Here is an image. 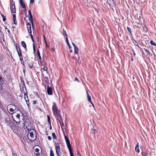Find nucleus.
Wrapping results in <instances>:
<instances>
[{
  "label": "nucleus",
  "instance_id": "nucleus-30",
  "mask_svg": "<svg viewBox=\"0 0 156 156\" xmlns=\"http://www.w3.org/2000/svg\"><path fill=\"white\" fill-rule=\"evenodd\" d=\"M47 119H48V122L50 124V123H51L50 118L48 115H47Z\"/></svg>",
  "mask_w": 156,
  "mask_h": 156
},
{
  "label": "nucleus",
  "instance_id": "nucleus-50",
  "mask_svg": "<svg viewBox=\"0 0 156 156\" xmlns=\"http://www.w3.org/2000/svg\"><path fill=\"white\" fill-rule=\"evenodd\" d=\"M34 2V0H30V3L33 4Z\"/></svg>",
  "mask_w": 156,
  "mask_h": 156
},
{
  "label": "nucleus",
  "instance_id": "nucleus-62",
  "mask_svg": "<svg viewBox=\"0 0 156 156\" xmlns=\"http://www.w3.org/2000/svg\"><path fill=\"white\" fill-rule=\"evenodd\" d=\"M69 51L70 52H72V50H70Z\"/></svg>",
  "mask_w": 156,
  "mask_h": 156
},
{
  "label": "nucleus",
  "instance_id": "nucleus-43",
  "mask_svg": "<svg viewBox=\"0 0 156 156\" xmlns=\"http://www.w3.org/2000/svg\"><path fill=\"white\" fill-rule=\"evenodd\" d=\"M89 23L90 25L91 26V25H92L93 23L91 21H89Z\"/></svg>",
  "mask_w": 156,
  "mask_h": 156
},
{
  "label": "nucleus",
  "instance_id": "nucleus-2",
  "mask_svg": "<svg viewBox=\"0 0 156 156\" xmlns=\"http://www.w3.org/2000/svg\"><path fill=\"white\" fill-rule=\"evenodd\" d=\"M24 20L26 23L28 32L30 34L32 32L31 30V26L30 23V21L29 18V16H26V17L24 18Z\"/></svg>",
  "mask_w": 156,
  "mask_h": 156
},
{
  "label": "nucleus",
  "instance_id": "nucleus-16",
  "mask_svg": "<svg viewBox=\"0 0 156 156\" xmlns=\"http://www.w3.org/2000/svg\"><path fill=\"white\" fill-rule=\"evenodd\" d=\"M16 48L18 54L21 53V50L19 47H18L16 45Z\"/></svg>",
  "mask_w": 156,
  "mask_h": 156
},
{
  "label": "nucleus",
  "instance_id": "nucleus-14",
  "mask_svg": "<svg viewBox=\"0 0 156 156\" xmlns=\"http://www.w3.org/2000/svg\"><path fill=\"white\" fill-rule=\"evenodd\" d=\"M13 3L12 4V10L11 11L13 13H15L16 12V9H15V3L14 2H13Z\"/></svg>",
  "mask_w": 156,
  "mask_h": 156
},
{
  "label": "nucleus",
  "instance_id": "nucleus-12",
  "mask_svg": "<svg viewBox=\"0 0 156 156\" xmlns=\"http://www.w3.org/2000/svg\"><path fill=\"white\" fill-rule=\"evenodd\" d=\"M8 126L12 129L13 132H16V128L14 126V124L13 123H11Z\"/></svg>",
  "mask_w": 156,
  "mask_h": 156
},
{
  "label": "nucleus",
  "instance_id": "nucleus-57",
  "mask_svg": "<svg viewBox=\"0 0 156 156\" xmlns=\"http://www.w3.org/2000/svg\"><path fill=\"white\" fill-rule=\"evenodd\" d=\"M2 20L3 21H5L6 20V19L5 18V17H4L3 18Z\"/></svg>",
  "mask_w": 156,
  "mask_h": 156
},
{
  "label": "nucleus",
  "instance_id": "nucleus-18",
  "mask_svg": "<svg viewBox=\"0 0 156 156\" xmlns=\"http://www.w3.org/2000/svg\"><path fill=\"white\" fill-rule=\"evenodd\" d=\"M135 151L138 153L140 152V150L139 148V144L137 143L135 148Z\"/></svg>",
  "mask_w": 156,
  "mask_h": 156
},
{
  "label": "nucleus",
  "instance_id": "nucleus-36",
  "mask_svg": "<svg viewBox=\"0 0 156 156\" xmlns=\"http://www.w3.org/2000/svg\"><path fill=\"white\" fill-rule=\"evenodd\" d=\"M9 111L10 112H12V113H14V112L15 111V110H14V109H13V108H10L9 109Z\"/></svg>",
  "mask_w": 156,
  "mask_h": 156
},
{
  "label": "nucleus",
  "instance_id": "nucleus-29",
  "mask_svg": "<svg viewBox=\"0 0 156 156\" xmlns=\"http://www.w3.org/2000/svg\"><path fill=\"white\" fill-rule=\"evenodd\" d=\"M151 44L153 46H155L156 45V43L154 42V41L152 40H151L150 41Z\"/></svg>",
  "mask_w": 156,
  "mask_h": 156
},
{
  "label": "nucleus",
  "instance_id": "nucleus-27",
  "mask_svg": "<svg viewBox=\"0 0 156 156\" xmlns=\"http://www.w3.org/2000/svg\"><path fill=\"white\" fill-rule=\"evenodd\" d=\"M3 83V82L2 80H0V90H1L2 89Z\"/></svg>",
  "mask_w": 156,
  "mask_h": 156
},
{
  "label": "nucleus",
  "instance_id": "nucleus-35",
  "mask_svg": "<svg viewBox=\"0 0 156 156\" xmlns=\"http://www.w3.org/2000/svg\"><path fill=\"white\" fill-rule=\"evenodd\" d=\"M50 156H54V154L53 152V151L52 150H51L50 151Z\"/></svg>",
  "mask_w": 156,
  "mask_h": 156
},
{
  "label": "nucleus",
  "instance_id": "nucleus-59",
  "mask_svg": "<svg viewBox=\"0 0 156 156\" xmlns=\"http://www.w3.org/2000/svg\"><path fill=\"white\" fill-rule=\"evenodd\" d=\"M7 31L8 32V33H9V34H10V31L9 30H7Z\"/></svg>",
  "mask_w": 156,
  "mask_h": 156
},
{
  "label": "nucleus",
  "instance_id": "nucleus-37",
  "mask_svg": "<svg viewBox=\"0 0 156 156\" xmlns=\"http://www.w3.org/2000/svg\"><path fill=\"white\" fill-rule=\"evenodd\" d=\"M43 37H44V42H45V45H46V47H48V45H47V42L45 40V36L44 35L43 36Z\"/></svg>",
  "mask_w": 156,
  "mask_h": 156
},
{
  "label": "nucleus",
  "instance_id": "nucleus-26",
  "mask_svg": "<svg viewBox=\"0 0 156 156\" xmlns=\"http://www.w3.org/2000/svg\"><path fill=\"white\" fill-rule=\"evenodd\" d=\"M37 55H38V57L39 58V59L40 60H41V55H40V53L39 51V50H37Z\"/></svg>",
  "mask_w": 156,
  "mask_h": 156
},
{
  "label": "nucleus",
  "instance_id": "nucleus-33",
  "mask_svg": "<svg viewBox=\"0 0 156 156\" xmlns=\"http://www.w3.org/2000/svg\"><path fill=\"white\" fill-rule=\"evenodd\" d=\"M63 34L64 36L67 37V35L66 33V31L64 29H63Z\"/></svg>",
  "mask_w": 156,
  "mask_h": 156
},
{
  "label": "nucleus",
  "instance_id": "nucleus-24",
  "mask_svg": "<svg viewBox=\"0 0 156 156\" xmlns=\"http://www.w3.org/2000/svg\"><path fill=\"white\" fill-rule=\"evenodd\" d=\"M74 49L75 53L76 54L78 55V48L76 46V47L74 48Z\"/></svg>",
  "mask_w": 156,
  "mask_h": 156
},
{
  "label": "nucleus",
  "instance_id": "nucleus-60",
  "mask_svg": "<svg viewBox=\"0 0 156 156\" xmlns=\"http://www.w3.org/2000/svg\"><path fill=\"white\" fill-rule=\"evenodd\" d=\"M61 124H62V126H61V127H62V126L64 125L63 123V122L62 121Z\"/></svg>",
  "mask_w": 156,
  "mask_h": 156
},
{
  "label": "nucleus",
  "instance_id": "nucleus-56",
  "mask_svg": "<svg viewBox=\"0 0 156 156\" xmlns=\"http://www.w3.org/2000/svg\"><path fill=\"white\" fill-rule=\"evenodd\" d=\"M28 13H29V15H30V14H31V13L30 10H30L28 11Z\"/></svg>",
  "mask_w": 156,
  "mask_h": 156
},
{
  "label": "nucleus",
  "instance_id": "nucleus-39",
  "mask_svg": "<svg viewBox=\"0 0 156 156\" xmlns=\"http://www.w3.org/2000/svg\"><path fill=\"white\" fill-rule=\"evenodd\" d=\"M33 48L34 52H35V51L36 49H35V44L34 43L33 44Z\"/></svg>",
  "mask_w": 156,
  "mask_h": 156
},
{
  "label": "nucleus",
  "instance_id": "nucleus-9",
  "mask_svg": "<svg viewBox=\"0 0 156 156\" xmlns=\"http://www.w3.org/2000/svg\"><path fill=\"white\" fill-rule=\"evenodd\" d=\"M5 122L8 125H9L11 123H12L10 120V117H8L6 118L5 120Z\"/></svg>",
  "mask_w": 156,
  "mask_h": 156
},
{
  "label": "nucleus",
  "instance_id": "nucleus-1",
  "mask_svg": "<svg viewBox=\"0 0 156 156\" xmlns=\"http://www.w3.org/2000/svg\"><path fill=\"white\" fill-rule=\"evenodd\" d=\"M27 124L28 125V127L26 126L25 128L26 130V131H27L29 133L27 134V138L30 140H34L36 138V135H34L33 132H35L33 129L31 128L30 126L31 124L30 123V124L27 123Z\"/></svg>",
  "mask_w": 156,
  "mask_h": 156
},
{
  "label": "nucleus",
  "instance_id": "nucleus-13",
  "mask_svg": "<svg viewBox=\"0 0 156 156\" xmlns=\"http://www.w3.org/2000/svg\"><path fill=\"white\" fill-rule=\"evenodd\" d=\"M23 93L24 94V99H25L26 101L27 102V105H29L28 104V103H27V101L29 102V100L28 99V96H27V92L26 91V93H25V92L24 91Z\"/></svg>",
  "mask_w": 156,
  "mask_h": 156
},
{
  "label": "nucleus",
  "instance_id": "nucleus-32",
  "mask_svg": "<svg viewBox=\"0 0 156 156\" xmlns=\"http://www.w3.org/2000/svg\"><path fill=\"white\" fill-rule=\"evenodd\" d=\"M41 68L44 71H46L47 70V68L46 67L43 66L42 67H41Z\"/></svg>",
  "mask_w": 156,
  "mask_h": 156
},
{
  "label": "nucleus",
  "instance_id": "nucleus-19",
  "mask_svg": "<svg viewBox=\"0 0 156 156\" xmlns=\"http://www.w3.org/2000/svg\"><path fill=\"white\" fill-rule=\"evenodd\" d=\"M144 50L147 53V55H149V56H152V54L149 51L145 48H144Z\"/></svg>",
  "mask_w": 156,
  "mask_h": 156
},
{
  "label": "nucleus",
  "instance_id": "nucleus-22",
  "mask_svg": "<svg viewBox=\"0 0 156 156\" xmlns=\"http://www.w3.org/2000/svg\"><path fill=\"white\" fill-rule=\"evenodd\" d=\"M69 149V151L70 154V156H73V153L72 150L71 148V147H69L68 148Z\"/></svg>",
  "mask_w": 156,
  "mask_h": 156
},
{
  "label": "nucleus",
  "instance_id": "nucleus-53",
  "mask_svg": "<svg viewBox=\"0 0 156 156\" xmlns=\"http://www.w3.org/2000/svg\"><path fill=\"white\" fill-rule=\"evenodd\" d=\"M20 58V61H22V60H23V57H19Z\"/></svg>",
  "mask_w": 156,
  "mask_h": 156
},
{
  "label": "nucleus",
  "instance_id": "nucleus-46",
  "mask_svg": "<svg viewBox=\"0 0 156 156\" xmlns=\"http://www.w3.org/2000/svg\"><path fill=\"white\" fill-rule=\"evenodd\" d=\"M148 155V154L147 153H144L143 154V156H147Z\"/></svg>",
  "mask_w": 156,
  "mask_h": 156
},
{
  "label": "nucleus",
  "instance_id": "nucleus-48",
  "mask_svg": "<svg viewBox=\"0 0 156 156\" xmlns=\"http://www.w3.org/2000/svg\"><path fill=\"white\" fill-rule=\"evenodd\" d=\"M18 54L19 57L22 56L21 53H18Z\"/></svg>",
  "mask_w": 156,
  "mask_h": 156
},
{
  "label": "nucleus",
  "instance_id": "nucleus-44",
  "mask_svg": "<svg viewBox=\"0 0 156 156\" xmlns=\"http://www.w3.org/2000/svg\"><path fill=\"white\" fill-rule=\"evenodd\" d=\"M13 20L16 19V15L15 14H14L13 15Z\"/></svg>",
  "mask_w": 156,
  "mask_h": 156
},
{
  "label": "nucleus",
  "instance_id": "nucleus-10",
  "mask_svg": "<svg viewBox=\"0 0 156 156\" xmlns=\"http://www.w3.org/2000/svg\"><path fill=\"white\" fill-rule=\"evenodd\" d=\"M47 92L48 95H51L52 94V89L49 86L47 87Z\"/></svg>",
  "mask_w": 156,
  "mask_h": 156
},
{
  "label": "nucleus",
  "instance_id": "nucleus-20",
  "mask_svg": "<svg viewBox=\"0 0 156 156\" xmlns=\"http://www.w3.org/2000/svg\"><path fill=\"white\" fill-rule=\"evenodd\" d=\"M66 42L68 46L69 49H70V48H71V47L69 43L67 37H66Z\"/></svg>",
  "mask_w": 156,
  "mask_h": 156
},
{
  "label": "nucleus",
  "instance_id": "nucleus-31",
  "mask_svg": "<svg viewBox=\"0 0 156 156\" xmlns=\"http://www.w3.org/2000/svg\"><path fill=\"white\" fill-rule=\"evenodd\" d=\"M16 116L17 119V121H19L20 119V115L19 114H17L16 115Z\"/></svg>",
  "mask_w": 156,
  "mask_h": 156
},
{
  "label": "nucleus",
  "instance_id": "nucleus-45",
  "mask_svg": "<svg viewBox=\"0 0 156 156\" xmlns=\"http://www.w3.org/2000/svg\"><path fill=\"white\" fill-rule=\"evenodd\" d=\"M16 20H13V21H14V24H15L16 25H17V22L16 21Z\"/></svg>",
  "mask_w": 156,
  "mask_h": 156
},
{
  "label": "nucleus",
  "instance_id": "nucleus-41",
  "mask_svg": "<svg viewBox=\"0 0 156 156\" xmlns=\"http://www.w3.org/2000/svg\"><path fill=\"white\" fill-rule=\"evenodd\" d=\"M30 37L31 38V39L32 40V41L33 42H34V41L33 38V35L31 34L30 35Z\"/></svg>",
  "mask_w": 156,
  "mask_h": 156
},
{
  "label": "nucleus",
  "instance_id": "nucleus-25",
  "mask_svg": "<svg viewBox=\"0 0 156 156\" xmlns=\"http://www.w3.org/2000/svg\"><path fill=\"white\" fill-rule=\"evenodd\" d=\"M30 18L29 17L30 19V22H31V23L32 24V27L33 28V22L32 20V16L31 14H30Z\"/></svg>",
  "mask_w": 156,
  "mask_h": 156
},
{
  "label": "nucleus",
  "instance_id": "nucleus-61",
  "mask_svg": "<svg viewBox=\"0 0 156 156\" xmlns=\"http://www.w3.org/2000/svg\"><path fill=\"white\" fill-rule=\"evenodd\" d=\"M1 16H2L3 17V18H4V16L2 14H1Z\"/></svg>",
  "mask_w": 156,
  "mask_h": 156
},
{
  "label": "nucleus",
  "instance_id": "nucleus-40",
  "mask_svg": "<svg viewBox=\"0 0 156 156\" xmlns=\"http://www.w3.org/2000/svg\"><path fill=\"white\" fill-rule=\"evenodd\" d=\"M5 94H6L7 95V96L8 97H9V96H10V94L8 92H5Z\"/></svg>",
  "mask_w": 156,
  "mask_h": 156
},
{
  "label": "nucleus",
  "instance_id": "nucleus-34",
  "mask_svg": "<svg viewBox=\"0 0 156 156\" xmlns=\"http://www.w3.org/2000/svg\"><path fill=\"white\" fill-rule=\"evenodd\" d=\"M52 135L54 139H55L56 138L55 134L54 133H52Z\"/></svg>",
  "mask_w": 156,
  "mask_h": 156
},
{
  "label": "nucleus",
  "instance_id": "nucleus-3",
  "mask_svg": "<svg viewBox=\"0 0 156 156\" xmlns=\"http://www.w3.org/2000/svg\"><path fill=\"white\" fill-rule=\"evenodd\" d=\"M13 120L14 121L16 122V124L18 125V127L20 128L24 127L25 126H26V127H28V126H27V125H26L24 120H23V119H22V120L19 121H16L14 119Z\"/></svg>",
  "mask_w": 156,
  "mask_h": 156
},
{
  "label": "nucleus",
  "instance_id": "nucleus-38",
  "mask_svg": "<svg viewBox=\"0 0 156 156\" xmlns=\"http://www.w3.org/2000/svg\"><path fill=\"white\" fill-rule=\"evenodd\" d=\"M127 28L128 32L131 33V28L129 27H127Z\"/></svg>",
  "mask_w": 156,
  "mask_h": 156
},
{
  "label": "nucleus",
  "instance_id": "nucleus-52",
  "mask_svg": "<svg viewBox=\"0 0 156 156\" xmlns=\"http://www.w3.org/2000/svg\"><path fill=\"white\" fill-rule=\"evenodd\" d=\"M48 139L49 140H51V137L50 136H49L48 137Z\"/></svg>",
  "mask_w": 156,
  "mask_h": 156
},
{
  "label": "nucleus",
  "instance_id": "nucleus-54",
  "mask_svg": "<svg viewBox=\"0 0 156 156\" xmlns=\"http://www.w3.org/2000/svg\"><path fill=\"white\" fill-rule=\"evenodd\" d=\"M37 103V101H34L33 102V103L34 104V105H35Z\"/></svg>",
  "mask_w": 156,
  "mask_h": 156
},
{
  "label": "nucleus",
  "instance_id": "nucleus-58",
  "mask_svg": "<svg viewBox=\"0 0 156 156\" xmlns=\"http://www.w3.org/2000/svg\"><path fill=\"white\" fill-rule=\"evenodd\" d=\"M74 80H75V81H78V79H77V78L76 77V78H75Z\"/></svg>",
  "mask_w": 156,
  "mask_h": 156
},
{
  "label": "nucleus",
  "instance_id": "nucleus-49",
  "mask_svg": "<svg viewBox=\"0 0 156 156\" xmlns=\"http://www.w3.org/2000/svg\"><path fill=\"white\" fill-rule=\"evenodd\" d=\"M21 63H22V65L23 66H24V62L23 60L22 61H21Z\"/></svg>",
  "mask_w": 156,
  "mask_h": 156
},
{
  "label": "nucleus",
  "instance_id": "nucleus-7",
  "mask_svg": "<svg viewBox=\"0 0 156 156\" xmlns=\"http://www.w3.org/2000/svg\"><path fill=\"white\" fill-rule=\"evenodd\" d=\"M107 1L111 8H112L115 6V4L113 0H107Z\"/></svg>",
  "mask_w": 156,
  "mask_h": 156
},
{
  "label": "nucleus",
  "instance_id": "nucleus-47",
  "mask_svg": "<svg viewBox=\"0 0 156 156\" xmlns=\"http://www.w3.org/2000/svg\"><path fill=\"white\" fill-rule=\"evenodd\" d=\"M72 44L73 45L74 48H75L76 47V45L73 42H72Z\"/></svg>",
  "mask_w": 156,
  "mask_h": 156
},
{
  "label": "nucleus",
  "instance_id": "nucleus-21",
  "mask_svg": "<svg viewBox=\"0 0 156 156\" xmlns=\"http://www.w3.org/2000/svg\"><path fill=\"white\" fill-rule=\"evenodd\" d=\"M9 105L11 106V107L13 108V109L15 110H18V108H17L16 105Z\"/></svg>",
  "mask_w": 156,
  "mask_h": 156
},
{
  "label": "nucleus",
  "instance_id": "nucleus-5",
  "mask_svg": "<svg viewBox=\"0 0 156 156\" xmlns=\"http://www.w3.org/2000/svg\"><path fill=\"white\" fill-rule=\"evenodd\" d=\"M52 110L54 114L55 115L59 114V111L56 106V105L55 103L52 106Z\"/></svg>",
  "mask_w": 156,
  "mask_h": 156
},
{
  "label": "nucleus",
  "instance_id": "nucleus-42",
  "mask_svg": "<svg viewBox=\"0 0 156 156\" xmlns=\"http://www.w3.org/2000/svg\"><path fill=\"white\" fill-rule=\"evenodd\" d=\"M25 89L26 90V88L25 86V85H23V90Z\"/></svg>",
  "mask_w": 156,
  "mask_h": 156
},
{
  "label": "nucleus",
  "instance_id": "nucleus-64",
  "mask_svg": "<svg viewBox=\"0 0 156 156\" xmlns=\"http://www.w3.org/2000/svg\"><path fill=\"white\" fill-rule=\"evenodd\" d=\"M50 129H51V126H50Z\"/></svg>",
  "mask_w": 156,
  "mask_h": 156
},
{
  "label": "nucleus",
  "instance_id": "nucleus-23",
  "mask_svg": "<svg viewBox=\"0 0 156 156\" xmlns=\"http://www.w3.org/2000/svg\"><path fill=\"white\" fill-rule=\"evenodd\" d=\"M39 149H38V148H36L35 150V151L36 152V155H37V156H38V155H40V154L39 152Z\"/></svg>",
  "mask_w": 156,
  "mask_h": 156
},
{
  "label": "nucleus",
  "instance_id": "nucleus-51",
  "mask_svg": "<svg viewBox=\"0 0 156 156\" xmlns=\"http://www.w3.org/2000/svg\"><path fill=\"white\" fill-rule=\"evenodd\" d=\"M51 51H52V52H53L54 51H55V50L54 48H51Z\"/></svg>",
  "mask_w": 156,
  "mask_h": 156
},
{
  "label": "nucleus",
  "instance_id": "nucleus-11",
  "mask_svg": "<svg viewBox=\"0 0 156 156\" xmlns=\"http://www.w3.org/2000/svg\"><path fill=\"white\" fill-rule=\"evenodd\" d=\"M20 2L21 4V5L22 7L24 9H25V11H26V12H27V9L26 7L25 6V5L24 3L23 2V0H20Z\"/></svg>",
  "mask_w": 156,
  "mask_h": 156
},
{
  "label": "nucleus",
  "instance_id": "nucleus-28",
  "mask_svg": "<svg viewBox=\"0 0 156 156\" xmlns=\"http://www.w3.org/2000/svg\"><path fill=\"white\" fill-rule=\"evenodd\" d=\"M28 65L29 66V67L30 68H32L33 67V65L32 63L31 62H30L29 63H28Z\"/></svg>",
  "mask_w": 156,
  "mask_h": 156
},
{
  "label": "nucleus",
  "instance_id": "nucleus-8",
  "mask_svg": "<svg viewBox=\"0 0 156 156\" xmlns=\"http://www.w3.org/2000/svg\"><path fill=\"white\" fill-rule=\"evenodd\" d=\"M55 115L56 116L57 119L59 122L61 126H62L61 123L62 120L61 115L59 114H58V115Z\"/></svg>",
  "mask_w": 156,
  "mask_h": 156
},
{
  "label": "nucleus",
  "instance_id": "nucleus-6",
  "mask_svg": "<svg viewBox=\"0 0 156 156\" xmlns=\"http://www.w3.org/2000/svg\"><path fill=\"white\" fill-rule=\"evenodd\" d=\"M64 138L66 141L68 148L71 147L69 140L66 135H64Z\"/></svg>",
  "mask_w": 156,
  "mask_h": 156
},
{
  "label": "nucleus",
  "instance_id": "nucleus-63",
  "mask_svg": "<svg viewBox=\"0 0 156 156\" xmlns=\"http://www.w3.org/2000/svg\"><path fill=\"white\" fill-rule=\"evenodd\" d=\"M137 46L138 47H139V45H138V44H137Z\"/></svg>",
  "mask_w": 156,
  "mask_h": 156
},
{
  "label": "nucleus",
  "instance_id": "nucleus-17",
  "mask_svg": "<svg viewBox=\"0 0 156 156\" xmlns=\"http://www.w3.org/2000/svg\"><path fill=\"white\" fill-rule=\"evenodd\" d=\"M21 44L23 46V47L26 50H27V46L26 44L24 41H22L21 42Z\"/></svg>",
  "mask_w": 156,
  "mask_h": 156
},
{
  "label": "nucleus",
  "instance_id": "nucleus-55",
  "mask_svg": "<svg viewBox=\"0 0 156 156\" xmlns=\"http://www.w3.org/2000/svg\"><path fill=\"white\" fill-rule=\"evenodd\" d=\"M132 51H133V54L135 56L136 55V53L134 51V50H132Z\"/></svg>",
  "mask_w": 156,
  "mask_h": 156
},
{
  "label": "nucleus",
  "instance_id": "nucleus-4",
  "mask_svg": "<svg viewBox=\"0 0 156 156\" xmlns=\"http://www.w3.org/2000/svg\"><path fill=\"white\" fill-rule=\"evenodd\" d=\"M59 144H60L58 143L55 144V148L56 154L58 156H61V154H60V149L59 146Z\"/></svg>",
  "mask_w": 156,
  "mask_h": 156
},
{
  "label": "nucleus",
  "instance_id": "nucleus-15",
  "mask_svg": "<svg viewBox=\"0 0 156 156\" xmlns=\"http://www.w3.org/2000/svg\"><path fill=\"white\" fill-rule=\"evenodd\" d=\"M86 93H87V99H88V101L89 102H90L92 104V105H93V106L94 107V106L93 103L91 101V97L89 95V94L88 93L87 91H86Z\"/></svg>",
  "mask_w": 156,
  "mask_h": 156
}]
</instances>
